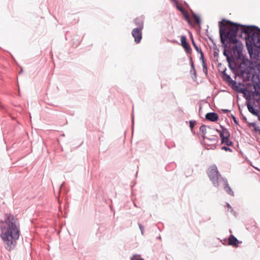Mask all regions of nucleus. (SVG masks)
<instances>
[{
  "mask_svg": "<svg viewBox=\"0 0 260 260\" xmlns=\"http://www.w3.org/2000/svg\"><path fill=\"white\" fill-rule=\"evenodd\" d=\"M177 8L181 12H182L184 10V9L183 8V7L181 5H178L177 6Z\"/></svg>",
  "mask_w": 260,
  "mask_h": 260,
  "instance_id": "nucleus-22",
  "label": "nucleus"
},
{
  "mask_svg": "<svg viewBox=\"0 0 260 260\" xmlns=\"http://www.w3.org/2000/svg\"><path fill=\"white\" fill-rule=\"evenodd\" d=\"M231 52L229 50H224L223 54L226 57V60L229 63L230 68H232V63H233V58Z\"/></svg>",
  "mask_w": 260,
  "mask_h": 260,
  "instance_id": "nucleus-9",
  "label": "nucleus"
},
{
  "mask_svg": "<svg viewBox=\"0 0 260 260\" xmlns=\"http://www.w3.org/2000/svg\"><path fill=\"white\" fill-rule=\"evenodd\" d=\"M219 27L221 43L225 44L228 40L230 51L234 54H240L242 49V43L237 39L239 30L244 33L245 38L250 39L255 47L260 48V29L256 27L242 25L223 19L219 22Z\"/></svg>",
  "mask_w": 260,
  "mask_h": 260,
  "instance_id": "nucleus-1",
  "label": "nucleus"
},
{
  "mask_svg": "<svg viewBox=\"0 0 260 260\" xmlns=\"http://www.w3.org/2000/svg\"><path fill=\"white\" fill-rule=\"evenodd\" d=\"M224 182V189L225 191L230 195L233 196L234 195L233 191L231 188L229 186V184L226 180L223 179Z\"/></svg>",
  "mask_w": 260,
  "mask_h": 260,
  "instance_id": "nucleus-11",
  "label": "nucleus"
},
{
  "mask_svg": "<svg viewBox=\"0 0 260 260\" xmlns=\"http://www.w3.org/2000/svg\"><path fill=\"white\" fill-rule=\"evenodd\" d=\"M222 143H225L228 146H232L233 145V142L230 140L229 138H226L225 139H223L221 140Z\"/></svg>",
  "mask_w": 260,
  "mask_h": 260,
  "instance_id": "nucleus-14",
  "label": "nucleus"
},
{
  "mask_svg": "<svg viewBox=\"0 0 260 260\" xmlns=\"http://www.w3.org/2000/svg\"><path fill=\"white\" fill-rule=\"evenodd\" d=\"M192 17L197 24H200L201 20H200V17L198 16H197L195 14H193L192 16Z\"/></svg>",
  "mask_w": 260,
  "mask_h": 260,
  "instance_id": "nucleus-16",
  "label": "nucleus"
},
{
  "mask_svg": "<svg viewBox=\"0 0 260 260\" xmlns=\"http://www.w3.org/2000/svg\"><path fill=\"white\" fill-rule=\"evenodd\" d=\"M143 17H137L134 20L135 23L138 26V28L140 29H142L143 28Z\"/></svg>",
  "mask_w": 260,
  "mask_h": 260,
  "instance_id": "nucleus-10",
  "label": "nucleus"
},
{
  "mask_svg": "<svg viewBox=\"0 0 260 260\" xmlns=\"http://www.w3.org/2000/svg\"><path fill=\"white\" fill-rule=\"evenodd\" d=\"M208 176L215 186H217L218 182L223 179L219 174L216 166H212L210 168Z\"/></svg>",
  "mask_w": 260,
  "mask_h": 260,
  "instance_id": "nucleus-3",
  "label": "nucleus"
},
{
  "mask_svg": "<svg viewBox=\"0 0 260 260\" xmlns=\"http://www.w3.org/2000/svg\"><path fill=\"white\" fill-rule=\"evenodd\" d=\"M226 207L228 208V211H230L231 212H233V209H232L231 206H230V205L229 204L226 203Z\"/></svg>",
  "mask_w": 260,
  "mask_h": 260,
  "instance_id": "nucleus-21",
  "label": "nucleus"
},
{
  "mask_svg": "<svg viewBox=\"0 0 260 260\" xmlns=\"http://www.w3.org/2000/svg\"><path fill=\"white\" fill-rule=\"evenodd\" d=\"M205 117L207 119L213 122L217 121L218 119V115L217 113L214 112H211L207 113Z\"/></svg>",
  "mask_w": 260,
  "mask_h": 260,
  "instance_id": "nucleus-7",
  "label": "nucleus"
},
{
  "mask_svg": "<svg viewBox=\"0 0 260 260\" xmlns=\"http://www.w3.org/2000/svg\"><path fill=\"white\" fill-rule=\"evenodd\" d=\"M181 13L184 17L185 19L189 21V15L188 14V12L184 10L183 11L181 12Z\"/></svg>",
  "mask_w": 260,
  "mask_h": 260,
  "instance_id": "nucleus-17",
  "label": "nucleus"
},
{
  "mask_svg": "<svg viewBox=\"0 0 260 260\" xmlns=\"http://www.w3.org/2000/svg\"><path fill=\"white\" fill-rule=\"evenodd\" d=\"M247 106L249 111L251 113L256 116L258 115L257 111L255 110L250 103H248Z\"/></svg>",
  "mask_w": 260,
  "mask_h": 260,
  "instance_id": "nucleus-12",
  "label": "nucleus"
},
{
  "mask_svg": "<svg viewBox=\"0 0 260 260\" xmlns=\"http://www.w3.org/2000/svg\"><path fill=\"white\" fill-rule=\"evenodd\" d=\"M229 244L234 247H238L240 243L237 239L233 235H231L229 238Z\"/></svg>",
  "mask_w": 260,
  "mask_h": 260,
  "instance_id": "nucleus-8",
  "label": "nucleus"
},
{
  "mask_svg": "<svg viewBox=\"0 0 260 260\" xmlns=\"http://www.w3.org/2000/svg\"><path fill=\"white\" fill-rule=\"evenodd\" d=\"M217 131L219 133L220 137L221 139V140L230 138V133L226 128H222L221 131L217 130Z\"/></svg>",
  "mask_w": 260,
  "mask_h": 260,
  "instance_id": "nucleus-6",
  "label": "nucleus"
},
{
  "mask_svg": "<svg viewBox=\"0 0 260 260\" xmlns=\"http://www.w3.org/2000/svg\"><path fill=\"white\" fill-rule=\"evenodd\" d=\"M195 121H189V126L192 129L194 126Z\"/></svg>",
  "mask_w": 260,
  "mask_h": 260,
  "instance_id": "nucleus-20",
  "label": "nucleus"
},
{
  "mask_svg": "<svg viewBox=\"0 0 260 260\" xmlns=\"http://www.w3.org/2000/svg\"><path fill=\"white\" fill-rule=\"evenodd\" d=\"M19 223L16 217L11 214H6L4 221H0L1 237L5 243L6 248H12L20 236Z\"/></svg>",
  "mask_w": 260,
  "mask_h": 260,
  "instance_id": "nucleus-2",
  "label": "nucleus"
},
{
  "mask_svg": "<svg viewBox=\"0 0 260 260\" xmlns=\"http://www.w3.org/2000/svg\"><path fill=\"white\" fill-rule=\"evenodd\" d=\"M131 260H144L139 255H134L131 258Z\"/></svg>",
  "mask_w": 260,
  "mask_h": 260,
  "instance_id": "nucleus-18",
  "label": "nucleus"
},
{
  "mask_svg": "<svg viewBox=\"0 0 260 260\" xmlns=\"http://www.w3.org/2000/svg\"><path fill=\"white\" fill-rule=\"evenodd\" d=\"M222 149L226 151H230V152L232 151V150L231 148H230L229 147H226V146H223L222 147Z\"/></svg>",
  "mask_w": 260,
  "mask_h": 260,
  "instance_id": "nucleus-19",
  "label": "nucleus"
},
{
  "mask_svg": "<svg viewBox=\"0 0 260 260\" xmlns=\"http://www.w3.org/2000/svg\"><path fill=\"white\" fill-rule=\"evenodd\" d=\"M192 44H193V47H194L195 49L198 51V52H199L200 53H201V57L203 58V52H202V50L201 49L199 48L197 46V45L196 44V43L194 42L193 39H192Z\"/></svg>",
  "mask_w": 260,
  "mask_h": 260,
  "instance_id": "nucleus-13",
  "label": "nucleus"
},
{
  "mask_svg": "<svg viewBox=\"0 0 260 260\" xmlns=\"http://www.w3.org/2000/svg\"><path fill=\"white\" fill-rule=\"evenodd\" d=\"M142 30L139 28H134L133 29L132 34L135 39V41L137 43L140 42L142 39Z\"/></svg>",
  "mask_w": 260,
  "mask_h": 260,
  "instance_id": "nucleus-4",
  "label": "nucleus"
},
{
  "mask_svg": "<svg viewBox=\"0 0 260 260\" xmlns=\"http://www.w3.org/2000/svg\"><path fill=\"white\" fill-rule=\"evenodd\" d=\"M181 45L187 53H190L191 49L189 44L186 41V38L184 36L181 37Z\"/></svg>",
  "mask_w": 260,
  "mask_h": 260,
  "instance_id": "nucleus-5",
  "label": "nucleus"
},
{
  "mask_svg": "<svg viewBox=\"0 0 260 260\" xmlns=\"http://www.w3.org/2000/svg\"><path fill=\"white\" fill-rule=\"evenodd\" d=\"M200 131L203 135H205L207 133V126L205 125H202L200 127Z\"/></svg>",
  "mask_w": 260,
  "mask_h": 260,
  "instance_id": "nucleus-15",
  "label": "nucleus"
}]
</instances>
